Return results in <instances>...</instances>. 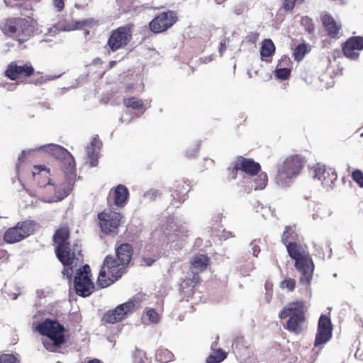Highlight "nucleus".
Masks as SVG:
<instances>
[{
	"mask_svg": "<svg viewBox=\"0 0 363 363\" xmlns=\"http://www.w3.org/2000/svg\"><path fill=\"white\" fill-rule=\"evenodd\" d=\"M305 0H283V8L286 11H291L297 6L302 4Z\"/></svg>",
	"mask_w": 363,
	"mask_h": 363,
	"instance_id": "obj_38",
	"label": "nucleus"
},
{
	"mask_svg": "<svg viewBox=\"0 0 363 363\" xmlns=\"http://www.w3.org/2000/svg\"><path fill=\"white\" fill-rule=\"evenodd\" d=\"M160 193L158 190L150 189L144 194V197L150 200H154L157 197L160 196Z\"/></svg>",
	"mask_w": 363,
	"mask_h": 363,
	"instance_id": "obj_45",
	"label": "nucleus"
},
{
	"mask_svg": "<svg viewBox=\"0 0 363 363\" xmlns=\"http://www.w3.org/2000/svg\"><path fill=\"white\" fill-rule=\"evenodd\" d=\"M332 330L330 318L325 315H321L318 323L314 346L318 347L326 344L332 337Z\"/></svg>",
	"mask_w": 363,
	"mask_h": 363,
	"instance_id": "obj_13",
	"label": "nucleus"
},
{
	"mask_svg": "<svg viewBox=\"0 0 363 363\" xmlns=\"http://www.w3.org/2000/svg\"><path fill=\"white\" fill-rule=\"evenodd\" d=\"M116 64L115 61L111 62V67L113 66Z\"/></svg>",
	"mask_w": 363,
	"mask_h": 363,
	"instance_id": "obj_55",
	"label": "nucleus"
},
{
	"mask_svg": "<svg viewBox=\"0 0 363 363\" xmlns=\"http://www.w3.org/2000/svg\"><path fill=\"white\" fill-rule=\"evenodd\" d=\"M353 179L361 186H363V173L359 170H356L352 173Z\"/></svg>",
	"mask_w": 363,
	"mask_h": 363,
	"instance_id": "obj_46",
	"label": "nucleus"
},
{
	"mask_svg": "<svg viewBox=\"0 0 363 363\" xmlns=\"http://www.w3.org/2000/svg\"><path fill=\"white\" fill-rule=\"evenodd\" d=\"M13 300H16L17 298V294H13L11 297Z\"/></svg>",
	"mask_w": 363,
	"mask_h": 363,
	"instance_id": "obj_53",
	"label": "nucleus"
},
{
	"mask_svg": "<svg viewBox=\"0 0 363 363\" xmlns=\"http://www.w3.org/2000/svg\"><path fill=\"white\" fill-rule=\"evenodd\" d=\"M279 317L281 319L289 317L287 321V329L296 334L301 333L306 321L303 302L297 301L289 303L280 312Z\"/></svg>",
	"mask_w": 363,
	"mask_h": 363,
	"instance_id": "obj_8",
	"label": "nucleus"
},
{
	"mask_svg": "<svg viewBox=\"0 0 363 363\" xmlns=\"http://www.w3.org/2000/svg\"><path fill=\"white\" fill-rule=\"evenodd\" d=\"M233 171L245 173L244 179L254 177L260 171V165L252 159L238 157L234 162Z\"/></svg>",
	"mask_w": 363,
	"mask_h": 363,
	"instance_id": "obj_15",
	"label": "nucleus"
},
{
	"mask_svg": "<svg viewBox=\"0 0 363 363\" xmlns=\"http://www.w3.org/2000/svg\"><path fill=\"white\" fill-rule=\"evenodd\" d=\"M54 6L59 11L64 9V0H54Z\"/></svg>",
	"mask_w": 363,
	"mask_h": 363,
	"instance_id": "obj_48",
	"label": "nucleus"
},
{
	"mask_svg": "<svg viewBox=\"0 0 363 363\" xmlns=\"http://www.w3.org/2000/svg\"><path fill=\"white\" fill-rule=\"evenodd\" d=\"M307 52V48L305 44H300L295 48L294 56L295 60H301Z\"/></svg>",
	"mask_w": 363,
	"mask_h": 363,
	"instance_id": "obj_36",
	"label": "nucleus"
},
{
	"mask_svg": "<svg viewBox=\"0 0 363 363\" xmlns=\"http://www.w3.org/2000/svg\"><path fill=\"white\" fill-rule=\"evenodd\" d=\"M15 28L16 31L13 33L12 38L16 39L20 44L26 42L30 36L33 31L29 22L23 18H18V26H16Z\"/></svg>",
	"mask_w": 363,
	"mask_h": 363,
	"instance_id": "obj_20",
	"label": "nucleus"
},
{
	"mask_svg": "<svg viewBox=\"0 0 363 363\" xmlns=\"http://www.w3.org/2000/svg\"><path fill=\"white\" fill-rule=\"evenodd\" d=\"M69 230L66 228H60L54 235V242L57 244L56 255L64 265L62 274L71 280L73 273L76 271L74 279V286L76 293L82 297L89 296L94 291V283L90 278V267L84 265L77 269L82 262V246L78 243L72 246L67 242Z\"/></svg>",
	"mask_w": 363,
	"mask_h": 363,
	"instance_id": "obj_1",
	"label": "nucleus"
},
{
	"mask_svg": "<svg viewBox=\"0 0 363 363\" xmlns=\"http://www.w3.org/2000/svg\"><path fill=\"white\" fill-rule=\"evenodd\" d=\"M305 164L303 157L294 155L288 157L279 169L276 182L281 187L289 186L300 174Z\"/></svg>",
	"mask_w": 363,
	"mask_h": 363,
	"instance_id": "obj_6",
	"label": "nucleus"
},
{
	"mask_svg": "<svg viewBox=\"0 0 363 363\" xmlns=\"http://www.w3.org/2000/svg\"><path fill=\"white\" fill-rule=\"evenodd\" d=\"M320 18L328 36L331 38H339L342 25L337 23L332 16L327 13L321 16Z\"/></svg>",
	"mask_w": 363,
	"mask_h": 363,
	"instance_id": "obj_19",
	"label": "nucleus"
},
{
	"mask_svg": "<svg viewBox=\"0 0 363 363\" xmlns=\"http://www.w3.org/2000/svg\"><path fill=\"white\" fill-rule=\"evenodd\" d=\"M225 49H226L225 40H221V42L220 43V48H219V53H220V56L223 55V53L225 50Z\"/></svg>",
	"mask_w": 363,
	"mask_h": 363,
	"instance_id": "obj_49",
	"label": "nucleus"
},
{
	"mask_svg": "<svg viewBox=\"0 0 363 363\" xmlns=\"http://www.w3.org/2000/svg\"><path fill=\"white\" fill-rule=\"evenodd\" d=\"M177 13L173 11L162 12L150 23V29L154 33H160L170 28L177 21Z\"/></svg>",
	"mask_w": 363,
	"mask_h": 363,
	"instance_id": "obj_11",
	"label": "nucleus"
},
{
	"mask_svg": "<svg viewBox=\"0 0 363 363\" xmlns=\"http://www.w3.org/2000/svg\"><path fill=\"white\" fill-rule=\"evenodd\" d=\"M33 230V222L30 220L18 222L4 233V240L7 243H16L28 237Z\"/></svg>",
	"mask_w": 363,
	"mask_h": 363,
	"instance_id": "obj_10",
	"label": "nucleus"
},
{
	"mask_svg": "<svg viewBox=\"0 0 363 363\" xmlns=\"http://www.w3.org/2000/svg\"><path fill=\"white\" fill-rule=\"evenodd\" d=\"M35 150L48 152L56 159L61 160L63 164L62 169L65 177L69 179L70 184L72 183L76 177L75 162L73 156L65 148L60 145L50 143L40 146L35 149Z\"/></svg>",
	"mask_w": 363,
	"mask_h": 363,
	"instance_id": "obj_7",
	"label": "nucleus"
},
{
	"mask_svg": "<svg viewBox=\"0 0 363 363\" xmlns=\"http://www.w3.org/2000/svg\"><path fill=\"white\" fill-rule=\"evenodd\" d=\"M98 218L101 230L105 233H110L117 230L122 216L119 213L110 211L99 213Z\"/></svg>",
	"mask_w": 363,
	"mask_h": 363,
	"instance_id": "obj_14",
	"label": "nucleus"
},
{
	"mask_svg": "<svg viewBox=\"0 0 363 363\" xmlns=\"http://www.w3.org/2000/svg\"><path fill=\"white\" fill-rule=\"evenodd\" d=\"M246 187L249 191L262 190L265 188L267 183V176L264 172L257 174L254 177L245 180Z\"/></svg>",
	"mask_w": 363,
	"mask_h": 363,
	"instance_id": "obj_21",
	"label": "nucleus"
},
{
	"mask_svg": "<svg viewBox=\"0 0 363 363\" xmlns=\"http://www.w3.org/2000/svg\"><path fill=\"white\" fill-rule=\"evenodd\" d=\"M101 145V143L100 140L95 137L86 147V155L90 160V164L91 167H95L97 164V160Z\"/></svg>",
	"mask_w": 363,
	"mask_h": 363,
	"instance_id": "obj_22",
	"label": "nucleus"
},
{
	"mask_svg": "<svg viewBox=\"0 0 363 363\" xmlns=\"http://www.w3.org/2000/svg\"><path fill=\"white\" fill-rule=\"evenodd\" d=\"M252 254L257 256L260 251L259 247L257 245L256 240L251 242Z\"/></svg>",
	"mask_w": 363,
	"mask_h": 363,
	"instance_id": "obj_47",
	"label": "nucleus"
},
{
	"mask_svg": "<svg viewBox=\"0 0 363 363\" xmlns=\"http://www.w3.org/2000/svg\"><path fill=\"white\" fill-rule=\"evenodd\" d=\"M315 213L313 214V219L316 220L319 218L323 219L330 216L331 212L325 206L321 204H316L315 206Z\"/></svg>",
	"mask_w": 363,
	"mask_h": 363,
	"instance_id": "obj_31",
	"label": "nucleus"
},
{
	"mask_svg": "<svg viewBox=\"0 0 363 363\" xmlns=\"http://www.w3.org/2000/svg\"><path fill=\"white\" fill-rule=\"evenodd\" d=\"M34 72V69L31 65L28 64L23 65H17L14 62H11L7 67L5 74L11 80H16L21 77H29Z\"/></svg>",
	"mask_w": 363,
	"mask_h": 363,
	"instance_id": "obj_18",
	"label": "nucleus"
},
{
	"mask_svg": "<svg viewBox=\"0 0 363 363\" xmlns=\"http://www.w3.org/2000/svg\"><path fill=\"white\" fill-rule=\"evenodd\" d=\"M132 255L131 245L125 243L116 248V257L107 256L99 272L97 285L101 288H106L121 277Z\"/></svg>",
	"mask_w": 363,
	"mask_h": 363,
	"instance_id": "obj_2",
	"label": "nucleus"
},
{
	"mask_svg": "<svg viewBox=\"0 0 363 363\" xmlns=\"http://www.w3.org/2000/svg\"><path fill=\"white\" fill-rule=\"evenodd\" d=\"M146 315L152 323H157L160 321V314L153 308L147 310Z\"/></svg>",
	"mask_w": 363,
	"mask_h": 363,
	"instance_id": "obj_39",
	"label": "nucleus"
},
{
	"mask_svg": "<svg viewBox=\"0 0 363 363\" xmlns=\"http://www.w3.org/2000/svg\"><path fill=\"white\" fill-rule=\"evenodd\" d=\"M31 151H32V150L22 151L21 155L18 157L19 162H23L26 155L27 154L30 153Z\"/></svg>",
	"mask_w": 363,
	"mask_h": 363,
	"instance_id": "obj_50",
	"label": "nucleus"
},
{
	"mask_svg": "<svg viewBox=\"0 0 363 363\" xmlns=\"http://www.w3.org/2000/svg\"><path fill=\"white\" fill-rule=\"evenodd\" d=\"M18 18H9L5 21L1 30L5 35L12 37L16 31L15 28L18 26Z\"/></svg>",
	"mask_w": 363,
	"mask_h": 363,
	"instance_id": "obj_29",
	"label": "nucleus"
},
{
	"mask_svg": "<svg viewBox=\"0 0 363 363\" xmlns=\"http://www.w3.org/2000/svg\"><path fill=\"white\" fill-rule=\"evenodd\" d=\"M140 296L137 295L130 298L128 301L120 304L115 309L106 312L104 315L103 320L110 324L120 322L138 308L140 306Z\"/></svg>",
	"mask_w": 363,
	"mask_h": 363,
	"instance_id": "obj_9",
	"label": "nucleus"
},
{
	"mask_svg": "<svg viewBox=\"0 0 363 363\" xmlns=\"http://www.w3.org/2000/svg\"><path fill=\"white\" fill-rule=\"evenodd\" d=\"M146 263H147V264L148 266H150V265H151V264H152V261H150V259H147V262H146Z\"/></svg>",
	"mask_w": 363,
	"mask_h": 363,
	"instance_id": "obj_54",
	"label": "nucleus"
},
{
	"mask_svg": "<svg viewBox=\"0 0 363 363\" xmlns=\"http://www.w3.org/2000/svg\"><path fill=\"white\" fill-rule=\"evenodd\" d=\"M131 29L129 26H123L111 33L108 40V46L112 52H115L128 45L131 39Z\"/></svg>",
	"mask_w": 363,
	"mask_h": 363,
	"instance_id": "obj_12",
	"label": "nucleus"
},
{
	"mask_svg": "<svg viewBox=\"0 0 363 363\" xmlns=\"http://www.w3.org/2000/svg\"><path fill=\"white\" fill-rule=\"evenodd\" d=\"M337 174L333 170H328L327 174L323 177L321 182L322 184L327 187H331L335 181L337 180Z\"/></svg>",
	"mask_w": 363,
	"mask_h": 363,
	"instance_id": "obj_33",
	"label": "nucleus"
},
{
	"mask_svg": "<svg viewBox=\"0 0 363 363\" xmlns=\"http://www.w3.org/2000/svg\"><path fill=\"white\" fill-rule=\"evenodd\" d=\"M124 104L128 108L139 110L143 107V101L136 97H130L124 99Z\"/></svg>",
	"mask_w": 363,
	"mask_h": 363,
	"instance_id": "obj_32",
	"label": "nucleus"
},
{
	"mask_svg": "<svg viewBox=\"0 0 363 363\" xmlns=\"http://www.w3.org/2000/svg\"><path fill=\"white\" fill-rule=\"evenodd\" d=\"M97 22L94 19L89 18L80 21H76L74 23H69L66 25L63 30L66 31L74 30L76 29H84L85 34H89V30H86L87 28H91L96 25Z\"/></svg>",
	"mask_w": 363,
	"mask_h": 363,
	"instance_id": "obj_25",
	"label": "nucleus"
},
{
	"mask_svg": "<svg viewBox=\"0 0 363 363\" xmlns=\"http://www.w3.org/2000/svg\"><path fill=\"white\" fill-rule=\"evenodd\" d=\"M301 23L306 26V29L309 33H312L313 32L314 27L312 23V20L308 16L303 17L301 18Z\"/></svg>",
	"mask_w": 363,
	"mask_h": 363,
	"instance_id": "obj_44",
	"label": "nucleus"
},
{
	"mask_svg": "<svg viewBox=\"0 0 363 363\" xmlns=\"http://www.w3.org/2000/svg\"><path fill=\"white\" fill-rule=\"evenodd\" d=\"M314 178L322 180L323 177L327 174L325 166L320 163L313 167Z\"/></svg>",
	"mask_w": 363,
	"mask_h": 363,
	"instance_id": "obj_35",
	"label": "nucleus"
},
{
	"mask_svg": "<svg viewBox=\"0 0 363 363\" xmlns=\"http://www.w3.org/2000/svg\"><path fill=\"white\" fill-rule=\"evenodd\" d=\"M146 359L145 353L139 350H136L133 356V363H145V360Z\"/></svg>",
	"mask_w": 363,
	"mask_h": 363,
	"instance_id": "obj_40",
	"label": "nucleus"
},
{
	"mask_svg": "<svg viewBox=\"0 0 363 363\" xmlns=\"http://www.w3.org/2000/svg\"><path fill=\"white\" fill-rule=\"evenodd\" d=\"M35 180L38 181L40 189H43L42 193L45 194L44 201L46 202H55L62 200L67 196L72 190L74 179L69 183L66 177L67 184H62L59 188L50 183L49 170L45 166H34L32 172Z\"/></svg>",
	"mask_w": 363,
	"mask_h": 363,
	"instance_id": "obj_3",
	"label": "nucleus"
},
{
	"mask_svg": "<svg viewBox=\"0 0 363 363\" xmlns=\"http://www.w3.org/2000/svg\"><path fill=\"white\" fill-rule=\"evenodd\" d=\"M298 235L296 232V226H287L282 235V242L285 245L289 242H296Z\"/></svg>",
	"mask_w": 363,
	"mask_h": 363,
	"instance_id": "obj_27",
	"label": "nucleus"
},
{
	"mask_svg": "<svg viewBox=\"0 0 363 363\" xmlns=\"http://www.w3.org/2000/svg\"><path fill=\"white\" fill-rule=\"evenodd\" d=\"M18 359L11 354H4L0 357V363H18Z\"/></svg>",
	"mask_w": 363,
	"mask_h": 363,
	"instance_id": "obj_42",
	"label": "nucleus"
},
{
	"mask_svg": "<svg viewBox=\"0 0 363 363\" xmlns=\"http://www.w3.org/2000/svg\"><path fill=\"white\" fill-rule=\"evenodd\" d=\"M199 281V274H193L192 278H187L180 284V289L183 294L189 296L193 295L195 286Z\"/></svg>",
	"mask_w": 363,
	"mask_h": 363,
	"instance_id": "obj_26",
	"label": "nucleus"
},
{
	"mask_svg": "<svg viewBox=\"0 0 363 363\" xmlns=\"http://www.w3.org/2000/svg\"><path fill=\"white\" fill-rule=\"evenodd\" d=\"M290 69L287 68H280L275 71V75L281 79H286L290 75Z\"/></svg>",
	"mask_w": 363,
	"mask_h": 363,
	"instance_id": "obj_43",
	"label": "nucleus"
},
{
	"mask_svg": "<svg viewBox=\"0 0 363 363\" xmlns=\"http://www.w3.org/2000/svg\"><path fill=\"white\" fill-rule=\"evenodd\" d=\"M286 246L289 256L295 260L296 268L301 273L300 282L303 284H309L314 270L311 257L296 242H289Z\"/></svg>",
	"mask_w": 363,
	"mask_h": 363,
	"instance_id": "obj_4",
	"label": "nucleus"
},
{
	"mask_svg": "<svg viewBox=\"0 0 363 363\" xmlns=\"http://www.w3.org/2000/svg\"><path fill=\"white\" fill-rule=\"evenodd\" d=\"M275 51L274 43L270 39H265L262 44L260 55L262 58L272 56Z\"/></svg>",
	"mask_w": 363,
	"mask_h": 363,
	"instance_id": "obj_28",
	"label": "nucleus"
},
{
	"mask_svg": "<svg viewBox=\"0 0 363 363\" xmlns=\"http://www.w3.org/2000/svg\"><path fill=\"white\" fill-rule=\"evenodd\" d=\"M271 296H272V294H269L268 292L267 293L266 300H267V303H269Z\"/></svg>",
	"mask_w": 363,
	"mask_h": 363,
	"instance_id": "obj_51",
	"label": "nucleus"
},
{
	"mask_svg": "<svg viewBox=\"0 0 363 363\" xmlns=\"http://www.w3.org/2000/svg\"><path fill=\"white\" fill-rule=\"evenodd\" d=\"M189 157H193L194 156V154H191V155H189Z\"/></svg>",
	"mask_w": 363,
	"mask_h": 363,
	"instance_id": "obj_56",
	"label": "nucleus"
},
{
	"mask_svg": "<svg viewBox=\"0 0 363 363\" xmlns=\"http://www.w3.org/2000/svg\"><path fill=\"white\" fill-rule=\"evenodd\" d=\"M363 50V37L350 38L342 48V52L347 58L354 60L359 57V51Z\"/></svg>",
	"mask_w": 363,
	"mask_h": 363,
	"instance_id": "obj_17",
	"label": "nucleus"
},
{
	"mask_svg": "<svg viewBox=\"0 0 363 363\" xmlns=\"http://www.w3.org/2000/svg\"><path fill=\"white\" fill-rule=\"evenodd\" d=\"M189 230L186 226L179 225L177 223H171L164 231L165 239L167 242H182L189 235Z\"/></svg>",
	"mask_w": 363,
	"mask_h": 363,
	"instance_id": "obj_16",
	"label": "nucleus"
},
{
	"mask_svg": "<svg viewBox=\"0 0 363 363\" xmlns=\"http://www.w3.org/2000/svg\"><path fill=\"white\" fill-rule=\"evenodd\" d=\"M258 208L256 211L260 213L262 216L264 218H267L269 216L273 215V212L269 206L258 204Z\"/></svg>",
	"mask_w": 363,
	"mask_h": 363,
	"instance_id": "obj_41",
	"label": "nucleus"
},
{
	"mask_svg": "<svg viewBox=\"0 0 363 363\" xmlns=\"http://www.w3.org/2000/svg\"><path fill=\"white\" fill-rule=\"evenodd\" d=\"M35 330L41 335L47 337L43 340L45 348L54 352L65 341L64 327L57 321L46 319L35 327Z\"/></svg>",
	"mask_w": 363,
	"mask_h": 363,
	"instance_id": "obj_5",
	"label": "nucleus"
},
{
	"mask_svg": "<svg viewBox=\"0 0 363 363\" xmlns=\"http://www.w3.org/2000/svg\"><path fill=\"white\" fill-rule=\"evenodd\" d=\"M296 286V281L294 279H285L280 283V287L282 289H286L288 291H292Z\"/></svg>",
	"mask_w": 363,
	"mask_h": 363,
	"instance_id": "obj_37",
	"label": "nucleus"
},
{
	"mask_svg": "<svg viewBox=\"0 0 363 363\" xmlns=\"http://www.w3.org/2000/svg\"><path fill=\"white\" fill-rule=\"evenodd\" d=\"M226 357V354L222 350H218L214 354H211L206 360L207 363H219Z\"/></svg>",
	"mask_w": 363,
	"mask_h": 363,
	"instance_id": "obj_34",
	"label": "nucleus"
},
{
	"mask_svg": "<svg viewBox=\"0 0 363 363\" xmlns=\"http://www.w3.org/2000/svg\"><path fill=\"white\" fill-rule=\"evenodd\" d=\"M191 270L193 274H198L205 270L208 264V259L206 255H197L194 256L191 261Z\"/></svg>",
	"mask_w": 363,
	"mask_h": 363,
	"instance_id": "obj_24",
	"label": "nucleus"
},
{
	"mask_svg": "<svg viewBox=\"0 0 363 363\" xmlns=\"http://www.w3.org/2000/svg\"><path fill=\"white\" fill-rule=\"evenodd\" d=\"M174 354L167 349L160 348L155 354V359L157 362L167 363L173 359Z\"/></svg>",
	"mask_w": 363,
	"mask_h": 363,
	"instance_id": "obj_30",
	"label": "nucleus"
},
{
	"mask_svg": "<svg viewBox=\"0 0 363 363\" xmlns=\"http://www.w3.org/2000/svg\"><path fill=\"white\" fill-rule=\"evenodd\" d=\"M114 204L118 207H123L126 204L129 192L126 186L123 184L118 185L112 190Z\"/></svg>",
	"mask_w": 363,
	"mask_h": 363,
	"instance_id": "obj_23",
	"label": "nucleus"
},
{
	"mask_svg": "<svg viewBox=\"0 0 363 363\" xmlns=\"http://www.w3.org/2000/svg\"><path fill=\"white\" fill-rule=\"evenodd\" d=\"M266 289H267V291L269 290V286L267 285H266Z\"/></svg>",
	"mask_w": 363,
	"mask_h": 363,
	"instance_id": "obj_57",
	"label": "nucleus"
},
{
	"mask_svg": "<svg viewBox=\"0 0 363 363\" xmlns=\"http://www.w3.org/2000/svg\"><path fill=\"white\" fill-rule=\"evenodd\" d=\"M212 60V58L211 57H206L203 60L204 62L207 63Z\"/></svg>",
	"mask_w": 363,
	"mask_h": 363,
	"instance_id": "obj_52",
	"label": "nucleus"
}]
</instances>
